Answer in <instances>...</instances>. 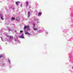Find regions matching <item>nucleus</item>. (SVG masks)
<instances>
[{"mask_svg":"<svg viewBox=\"0 0 73 73\" xmlns=\"http://www.w3.org/2000/svg\"><path fill=\"white\" fill-rule=\"evenodd\" d=\"M27 28V31H28V30L29 28V27L28 26H25L24 28V29L25 30V29H26Z\"/></svg>","mask_w":73,"mask_h":73,"instance_id":"1","label":"nucleus"},{"mask_svg":"<svg viewBox=\"0 0 73 73\" xmlns=\"http://www.w3.org/2000/svg\"><path fill=\"white\" fill-rule=\"evenodd\" d=\"M23 35L24 34H23L21 36H19V38H24V37Z\"/></svg>","mask_w":73,"mask_h":73,"instance_id":"2","label":"nucleus"},{"mask_svg":"<svg viewBox=\"0 0 73 73\" xmlns=\"http://www.w3.org/2000/svg\"><path fill=\"white\" fill-rule=\"evenodd\" d=\"M28 17H29L31 16V13L29 11L28 12Z\"/></svg>","mask_w":73,"mask_h":73,"instance_id":"3","label":"nucleus"},{"mask_svg":"<svg viewBox=\"0 0 73 73\" xmlns=\"http://www.w3.org/2000/svg\"><path fill=\"white\" fill-rule=\"evenodd\" d=\"M16 20H17V21H20V19H19V18L18 17H17Z\"/></svg>","mask_w":73,"mask_h":73,"instance_id":"4","label":"nucleus"},{"mask_svg":"<svg viewBox=\"0 0 73 73\" xmlns=\"http://www.w3.org/2000/svg\"><path fill=\"white\" fill-rule=\"evenodd\" d=\"M25 35H31V34H29L28 32H26L25 33Z\"/></svg>","mask_w":73,"mask_h":73,"instance_id":"5","label":"nucleus"},{"mask_svg":"<svg viewBox=\"0 0 73 73\" xmlns=\"http://www.w3.org/2000/svg\"><path fill=\"white\" fill-rule=\"evenodd\" d=\"M16 4H17V5H19V3H20V2L19 1H18V2H16Z\"/></svg>","mask_w":73,"mask_h":73,"instance_id":"6","label":"nucleus"},{"mask_svg":"<svg viewBox=\"0 0 73 73\" xmlns=\"http://www.w3.org/2000/svg\"><path fill=\"white\" fill-rule=\"evenodd\" d=\"M38 15L39 16H41V12H40L38 13Z\"/></svg>","mask_w":73,"mask_h":73,"instance_id":"7","label":"nucleus"},{"mask_svg":"<svg viewBox=\"0 0 73 73\" xmlns=\"http://www.w3.org/2000/svg\"><path fill=\"white\" fill-rule=\"evenodd\" d=\"M11 19H12V20H15V17H12L11 18Z\"/></svg>","mask_w":73,"mask_h":73,"instance_id":"8","label":"nucleus"},{"mask_svg":"<svg viewBox=\"0 0 73 73\" xmlns=\"http://www.w3.org/2000/svg\"><path fill=\"white\" fill-rule=\"evenodd\" d=\"M26 5L27 6H28V4H29V3H28V1H27L26 2Z\"/></svg>","mask_w":73,"mask_h":73,"instance_id":"9","label":"nucleus"},{"mask_svg":"<svg viewBox=\"0 0 73 73\" xmlns=\"http://www.w3.org/2000/svg\"><path fill=\"white\" fill-rule=\"evenodd\" d=\"M33 29L35 31H37V30L38 29L37 28H34Z\"/></svg>","mask_w":73,"mask_h":73,"instance_id":"10","label":"nucleus"},{"mask_svg":"<svg viewBox=\"0 0 73 73\" xmlns=\"http://www.w3.org/2000/svg\"><path fill=\"white\" fill-rule=\"evenodd\" d=\"M9 37L10 38H13V37L12 36H10Z\"/></svg>","mask_w":73,"mask_h":73,"instance_id":"11","label":"nucleus"},{"mask_svg":"<svg viewBox=\"0 0 73 73\" xmlns=\"http://www.w3.org/2000/svg\"><path fill=\"white\" fill-rule=\"evenodd\" d=\"M3 57V55H0V58H1V57Z\"/></svg>","mask_w":73,"mask_h":73,"instance_id":"12","label":"nucleus"},{"mask_svg":"<svg viewBox=\"0 0 73 73\" xmlns=\"http://www.w3.org/2000/svg\"><path fill=\"white\" fill-rule=\"evenodd\" d=\"M1 20H4V19L3 18V17H2V16H1Z\"/></svg>","mask_w":73,"mask_h":73,"instance_id":"13","label":"nucleus"},{"mask_svg":"<svg viewBox=\"0 0 73 73\" xmlns=\"http://www.w3.org/2000/svg\"><path fill=\"white\" fill-rule=\"evenodd\" d=\"M20 33H23V31H20Z\"/></svg>","mask_w":73,"mask_h":73,"instance_id":"14","label":"nucleus"},{"mask_svg":"<svg viewBox=\"0 0 73 73\" xmlns=\"http://www.w3.org/2000/svg\"><path fill=\"white\" fill-rule=\"evenodd\" d=\"M9 31H11V29H9Z\"/></svg>","mask_w":73,"mask_h":73,"instance_id":"15","label":"nucleus"},{"mask_svg":"<svg viewBox=\"0 0 73 73\" xmlns=\"http://www.w3.org/2000/svg\"><path fill=\"white\" fill-rule=\"evenodd\" d=\"M33 25H34V26H35V25L34 23H33Z\"/></svg>","mask_w":73,"mask_h":73,"instance_id":"16","label":"nucleus"},{"mask_svg":"<svg viewBox=\"0 0 73 73\" xmlns=\"http://www.w3.org/2000/svg\"><path fill=\"white\" fill-rule=\"evenodd\" d=\"M0 15H1V14H0Z\"/></svg>","mask_w":73,"mask_h":73,"instance_id":"17","label":"nucleus"},{"mask_svg":"<svg viewBox=\"0 0 73 73\" xmlns=\"http://www.w3.org/2000/svg\"><path fill=\"white\" fill-rule=\"evenodd\" d=\"M9 62H10V60H9Z\"/></svg>","mask_w":73,"mask_h":73,"instance_id":"18","label":"nucleus"},{"mask_svg":"<svg viewBox=\"0 0 73 73\" xmlns=\"http://www.w3.org/2000/svg\"><path fill=\"white\" fill-rule=\"evenodd\" d=\"M72 69H73V67H72Z\"/></svg>","mask_w":73,"mask_h":73,"instance_id":"19","label":"nucleus"},{"mask_svg":"<svg viewBox=\"0 0 73 73\" xmlns=\"http://www.w3.org/2000/svg\"><path fill=\"white\" fill-rule=\"evenodd\" d=\"M1 37V38H2Z\"/></svg>","mask_w":73,"mask_h":73,"instance_id":"20","label":"nucleus"},{"mask_svg":"<svg viewBox=\"0 0 73 73\" xmlns=\"http://www.w3.org/2000/svg\"><path fill=\"white\" fill-rule=\"evenodd\" d=\"M15 41H16V40H15Z\"/></svg>","mask_w":73,"mask_h":73,"instance_id":"21","label":"nucleus"}]
</instances>
